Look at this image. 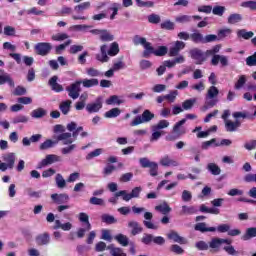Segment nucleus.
<instances>
[{"label": "nucleus", "instance_id": "obj_36", "mask_svg": "<svg viewBox=\"0 0 256 256\" xmlns=\"http://www.w3.org/2000/svg\"><path fill=\"white\" fill-rule=\"evenodd\" d=\"M79 221L81 223H84V227H88V229H91V222H89V215L85 212H81L79 214Z\"/></svg>", "mask_w": 256, "mask_h": 256}, {"label": "nucleus", "instance_id": "obj_10", "mask_svg": "<svg viewBox=\"0 0 256 256\" xmlns=\"http://www.w3.org/2000/svg\"><path fill=\"white\" fill-rule=\"evenodd\" d=\"M71 99H79L81 93V81H76L66 88Z\"/></svg>", "mask_w": 256, "mask_h": 256}, {"label": "nucleus", "instance_id": "obj_54", "mask_svg": "<svg viewBox=\"0 0 256 256\" xmlns=\"http://www.w3.org/2000/svg\"><path fill=\"white\" fill-rule=\"evenodd\" d=\"M148 21H149V23L157 25V24L161 23V16H159L157 14H151L148 16Z\"/></svg>", "mask_w": 256, "mask_h": 256}, {"label": "nucleus", "instance_id": "obj_28", "mask_svg": "<svg viewBox=\"0 0 256 256\" xmlns=\"http://www.w3.org/2000/svg\"><path fill=\"white\" fill-rule=\"evenodd\" d=\"M83 87L90 88V87H97L99 85V79L92 78V79H84L81 81Z\"/></svg>", "mask_w": 256, "mask_h": 256}, {"label": "nucleus", "instance_id": "obj_5", "mask_svg": "<svg viewBox=\"0 0 256 256\" xmlns=\"http://www.w3.org/2000/svg\"><path fill=\"white\" fill-rule=\"evenodd\" d=\"M141 191H143L141 187H135L130 194L127 193V190H121L116 192V197H122L123 201H131V199L139 197Z\"/></svg>", "mask_w": 256, "mask_h": 256}, {"label": "nucleus", "instance_id": "obj_22", "mask_svg": "<svg viewBox=\"0 0 256 256\" xmlns=\"http://www.w3.org/2000/svg\"><path fill=\"white\" fill-rule=\"evenodd\" d=\"M241 127V122L239 120H236L235 122L231 120H226L225 122V128L226 131L233 133V131H237Z\"/></svg>", "mask_w": 256, "mask_h": 256}, {"label": "nucleus", "instance_id": "obj_16", "mask_svg": "<svg viewBox=\"0 0 256 256\" xmlns=\"http://www.w3.org/2000/svg\"><path fill=\"white\" fill-rule=\"evenodd\" d=\"M194 229L195 231H200V233H215V231H217V228L215 227H207V224L205 222L197 223Z\"/></svg>", "mask_w": 256, "mask_h": 256}, {"label": "nucleus", "instance_id": "obj_15", "mask_svg": "<svg viewBox=\"0 0 256 256\" xmlns=\"http://www.w3.org/2000/svg\"><path fill=\"white\" fill-rule=\"evenodd\" d=\"M103 107V102H101V98H97L95 103L87 104L86 111L88 113H97Z\"/></svg>", "mask_w": 256, "mask_h": 256}, {"label": "nucleus", "instance_id": "obj_48", "mask_svg": "<svg viewBox=\"0 0 256 256\" xmlns=\"http://www.w3.org/2000/svg\"><path fill=\"white\" fill-rule=\"evenodd\" d=\"M247 83V76L241 75L238 81L235 83L234 88L239 90Z\"/></svg>", "mask_w": 256, "mask_h": 256}, {"label": "nucleus", "instance_id": "obj_55", "mask_svg": "<svg viewBox=\"0 0 256 256\" xmlns=\"http://www.w3.org/2000/svg\"><path fill=\"white\" fill-rule=\"evenodd\" d=\"M196 101H197L196 99H188V100L184 101L182 103L183 109H185V110L192 109L193 105H195Z\"/></svg>", "mask_w": 256, "mask_h": 256}, {"label": "nucleus", "instance_id": "obj_18", "mask_svg": "<svg viewBox=\"0 0 256 256\" xmlns=\"http://www.w3.org/2000/svg\"><path fill=\"white\" fill-rule=\"evenodd\" d=\"M187 123V119H182L179 122H177L173 127V132L176 134L177 137H181V135H185L186 131L184 128L181 129L182 125H185Z\"/></svg>", "mask_w": 256, "mask_h": 256}, {"label": "nucleus", "instance_id": "obj_8", "mask_svg": "<svg viewBox=\"0 0 256 256\" xmlns=\"http://www.w3.org/2000/svg\"><path fill=\"white\" fill-rule=\"evenodd\" d=\"M167 51V46H160L156 50L155 48H153V46H151L150 50H144L143 57H145L146 59L151 57V55H155L156 57H165Z\"/></svg>", "mask_w": 256, "mask_h": 256}, {"label": "nucleus", "instance_id": "obj_6", "mask_svg": "<svg viewBox=\"0 0 256 256\" xmlns=\"http://www.w3.org/2000/svg\"><path fill=\"white\" fill-rule=\"evenodd\" d=\"M51 49H53V45L49 42H39L34 46L36 55H40L41 57L49 55V53H51Z\"/></svg>", "mask_w": 256, "mask_h": 256}, {"label": "nucleus", "instance_id": "obj_44", "mask_svg": "<svg viewBox=\"0 0 256 256\" xmlns=\"http://www.w3.org/2000/svg\"><path fill=\"white\" fill-rule=\"evenodd\" d=\"M190 39L194 42V43H203L204 41V37L203 34L199 33V32H194L190 35Z\"/></svg>", "mask_w": 256, "mask_h": 256}, {"label": "nucleus", "instance_id": "obj_19", "mask_svg": "<svg viewBox=\"0 0 256 256\" xmlns=\"http://www.w3.org/2000/svg\"><path fill=\"white\" fill-rule=\"evenodd\" d=\"M58 141H62L63 145H71L73 143V134L71 132H63L57 137Z\"/></svg>", "mask_w": 256, "mask_h": 256}, {"label": "nucleus", "instance_id": "obj_53", "mask_svg": "<svg viewBox=\"0 0 256 256\" xmlns=\"http://www.w3.org/2000/svg\"><path fill=\"white\" fill-rule=\"evenodd\" d=\"M89 203L91 205H100V206H105V200L103 198H97V197H91L89 200Z\"/></svg>", "mask_w": 256, "mask_h": 256}, {"label": "nucleus", "instance_id": "obj_11", "mask_svg": "<svg viewBox=\"0 0 256 256\" xmlns=\"http://www.w3.org/2000/svg\"><path fill=\"white\" fill-rule=\"evenodd\" d=\"M56 161H59V157H57V155L54 154H49L45 157V159L38 163L37 169H43V167L53 165V163H56Z\"/></svg>", "mask_w": 256, "mask_h": 256}, {"label": "nucleus", "instance_id": "obj_60", "mask_svg": "<svg viewBox=\"0 0 256 256\" xmlns=\"http://www.w3.org/2000/svg\"><path fill=\"white\" fill-rule=\"evenodd\" d=\"M228 35H231V29L225 28L218 31V40L225 39Z\"/></svg>", "mask_w": 256, "mask_h": 256}, {"label": "nucleus", "instance_id": "obj_1", "mask_svg": "<svg viewBox=\"0 0 256 256\" xmlns=\"http://www.w3.org/2000/svg\"><path fill=\"white\" fill-rule=\"evenodd\" d=\"M100 51H101V54L96 55L97 61H100V63H107V61H109L108 55H110V57H115V55L119 53V44L117 42H113L110 45V49L108 50V52H107V45L104 44L100 47Z\"/></svg>", "mask_w": 256, "mask_h": 256}, {"label": "nucleus", "instance_id": "obj_31", "mask_svg": "<svg viewBox=\"0 0 256 256\" xmlns=\"http://www.w3.org/2000/svg\"><path fill=\"white\" fill-rule=\"evenodd\" d=\"M45 115H47V110L43 108H38L31 112V117L34 119H41L42 117H45Z\"/></svg>", "mask_w": 256, "mask_h": 256}, {"label": "nucleus", "instance_id": "obj_4", "mask_svg": "<svg viewBox=\"0 0 256 256\" xmlns=\"http://www.w3.org/2000/svg\"><path fill=\"white\" fill-rule=\"evenodd\" d=\"M155 118V114L151 113L149 110H145L142 115L136 116L133 121L130 123L131 127H137L142 123H149L152 119Z\"/></svg>", "mask_w": 256, "mask_h": 256}, {"label": "nucleus", "instance_id": "obj_30", "mask_svg": "<svg viewBox=\"0 0 256 256\" xmlns=\"http://www.w3.org/2000/svg\"><path fill=\"white\" fill-rule=\"evenodd\" d=\"M5 83H8L10 87L15 86V82H13V79H11V76L8 74H0V85H5Z\"/></svg>", "mask_w": 256, "mask_h": 256}, {"label": "nucleus", "instance_id": "obj_26", "mask_svg": "<svg viewBox=\"0 0 256 256\" xmlns=\"http://www.w3.org/2000/svg\"><path fill=\"white\" fill-rule=\"evenodd\" d=\"M57 79H59V77L57 76H53L52 78H50L49 85L50 87H52V91H56V93H61V91H63V86L57 83Z\"/></svg>", "mask_w": 256, "mask_h": 256}, {"label": "nucleus", "instance_id": "obj_43", "mask_svg": "<svg viewBox=\"0 0 256 256\" xmlns=\"http://www.w3.org/2000/svg\"><path fill=\"white\" fill-rule=\"evenodd\" d=\"M121 103H123V101L120 100L117 95L110 96V98L106 100V105H121Z\"/></svg>", "mask_w": 256, "mask_h": 256}, {"label": "nucleus", "instance_id": "obj_50", "mask_svg": "<svg viewBox=\"0 0 256 256\" xmlns=\"http://www.w3.org/2000/svg\"><path fill=\"white\" fill-rule=\"evenodd\" d=\"M161 29H166L167 31H173L175 29V23L167 20L160 24Z\"/></svg>", "mask_w": 256, "mask_h": 256}, {"label": "nucleus", "instance_id": "obj_57", "mask_svg": "<svg viewBox=\"0 0 256 256\" xmlns=\"http://www.w3.org/2000/svg\"><path fill=\"white\" fill-rule=\"evenodd\" d=\"M65 39H69V35H67V33L52 35V41H65Z\"/></svg>", "mask_w": 256, "mask_h": 256}, {"label": "nucleus", "instance_id": "obj_40", "mask_svg": "<svg viewBox=\"0 0 256 256\" xmlns=\"http://www.w3.org/2000/svg\"><path fill=\"white\" fill-rule=\"evenodd\" d=\"M242 20H243V16H241V14H231L228 17L229 25H235V23H239Z\"/></svg>", "mask_w": 256, "mask_h": 256}, {"label": "nucleus", "instance_id": "obj_41", "mask_svg": "<svg viewBox=\"0 0 256 256\" xmlns=\"http://www.w3.org/2000/svg\"><path fill=\"white\" fill-rule=\"evenodd\" d=\"M100 39L103 42H109V41H113V39H115V36H113V34H111L109 31L103 30L102 34L100 35Z\"/></svg>", "mask_w": 256, "mask_h": 256}, {"label": "nucleus", "instance_id": "obj_29", "mask_svg": "<svg viewBox=\"0 0 256 256\" xmlns=\"http://www.w3.org/2000/svg\"><path fill=\"white\" fill-rule=\"evenodd\" d=\"M197 213V208L195 206H182V210L180 211V215H195Z\"/></svg>", "mask_w": 256, "mask_h": 256}, {"label": "nucleus", "instance_id": "obj_23", "mask_svg": "<svg viewBox=\"0 0 256 256\" xmlns=\"http://www.w3.org/2000/svg\"><path fill=\"white\" fill-rule=\"evenodd\" d=\"M51 241V236L49 233L45 232L43 234H40L36 237V243L37 245H49Z\"/></svg>", "mask_w": 256, "mask_h": 256}, {"label": "nucleus", "instance_id": "obj_21", "mask_svg": "<svg viewBox=\"0 0 256 256\" xmlns=\"http://www.w3.org/2000/svg\"><path fill=\"white\" fill-rule=\"evenodd\" d=\"M128 227L132 229L131 235L133 237H135V235H139V233H143V227H141V225H139V222L137 221H130L128 223Z\"/></svg>", "mask_w": 256, "mask_h": 256}, {"label": "nucleus", "instance_id": "obj_27", "mask_svg": "<svg viewBox=\"0 0 256 256\" xmlns=\"http://www.w3.org/2000/svg\"><path fill=\"white\" fill-rule=\"evenodd\" d=\"M155 211L162 213V215H168V213H171V207H169L167 202H164L158 206H155Z\"/></svg>", "mask_w": 256, "mask_h": 256}, {"label": "nucleus", "instance_id": "obj_59", "mask_svg": "<svg viewBox=\"0 0 256 256\" xmlns=\"http://www.w3.org/2000/svg\"><path fill=\"white\" fill-rule=\"evenodd\" d=\"M246 65H248V67L256 66V52L253 55L246 58Z\"/></svg>", "mask_w": 256, "mask_h": 256}, {"label": "nucleus", "instance_id": "obj_62", "mask_svg": "<svg viewBox=\"0 0 256 256\" xmlns=\"http://www.w3.org/2000/svg\"><path fill=\"white\" fill-rule=\"evenodd\" d=\"M26 93L27 89H25V87L17 86L13 92V95H15L16 97H20L21 95H25Z\"/></svg>", "mask_w": 256, "mask_h": 256}, {"label": "nucleus", "instance_id": "obj_47", "mask_svg": "<svg viewBox=\"0 0 256 256\" xmlns=\"http://www.w3.org/2000/svg\"><path fill=\"white\" fill-rule=\"evenodd\" d=\"M226 8L225 6H214L212 8L213 15H218V17H223V14L225 13Z\"/></svg>", "mask_w": 256, "mask_h": 256}, {"label": "nucleus", "instance_id": "obj_56", "mask_svg": "<svg viewBox=\"0 0 256 256\" xmlns=\"http://www.w3.org/2000/svg\"><path fill=\"white\" fill-rule=\"evenodd\" d=\"M196 249H199V251H207L209 249V242L207 244V242L205 241H198L195 244Z\"/></svg>", "mask_w": 256, "mask_h": 256}, {"label": "nucleus", "instance_id": "obj_13", "mask_svg": "<svg viewBox=\"0 0 256 256\" xmlns=\"http://www.w3.org/2000/svg\"><path fill=\"white\" fill-rule=\"evenodd\" d=\"M134 45H143L145 51H151V42H147L146 38L135 35L133 38Z\"/></svg>", "mask_w": 256, "mask_h": 256}, {"label": "nucleus", "instance_id": "obj_45", "mask_svg": "<svg viewBox=\"0 0 256 256\" xmlns=\"http://www.w3.org/2000/svg\"><path fill=\"white\" fill-rule=\"evenodd\" d=\"M223 249L225 250V252L228 255H232V256L239 255V251H237L235 249V247L233 245H231V244H226V246H224Z\"/></svg>", "mask_w": 256, "mask_h": 256}, {"label": "nucleus", "instance_id": "obj_61", "mask_svg": "<svg viewBox=\"0 0 256 256\" xmlns=\"http://www.w3.org/2000/svg\"><path fill=\"white\" fill-rule=\"evenodd\" d=\"M131 179H133V173L128 172V173L123 174L119 178V181H120V183H128V181H131Z\"/></svg>", "mask_w": 256, "mask_h": 256}, {"label": "nucleus", "instance_id": "obj_39", "mask_svg": "<svg viewBox=\"0 0 256 256\" xmlns=\"http://www.w3.org/2000/svg\"><path fill=\"white\" fill-rule=\"evenodd\" d=\"M219 95V89L215 86H211L206 94V99H215Z\"/></svg>", "mask_w": 256, "mask_h": 256}, {"label": "nucleus", "instance_id": "obj_46", "mask_svg": "<svg viewBox=\"0 0 256 256\" xmlns=\"http://www.w3.org/2000/svg\"><path fill=\"white\" fill-rule=\"evenodd\" d=\"M101 219L103 223H107V225H113V223H117V219H115V217L108 214L102 215Z\"/></svg>", "mask_w": 256, "mask_h": 256}, {"label": "nucleus", "instance_id": "obj_34", "mask_svg": "<svg viewBox=\"0 0 256 256\" xmlns=\"http://www.w3.org/2000/svg\"><path fill=\"white\" fill-rule=\"evenodd\" d=\"M117 242L122 245V247H127L131 242H129V237L123 234H118L115 236Z\"/></svg>", "mask_w": 256, "mask_h": 256}, {"label": "nucleus", "instance_id": "obj_51", "mask_svg": "<svg viewBox=\"0 0 256 256\" xmlns=\"http://www.w3.org/2000/svg\"><path fill=\"white\" fill-rule=\"evenodd\" d=\"M148 169H150L149 173L152 177H157L159 174V165L157 162H154Z\"/></svg>", "mask_w": 256, "mask_h": 256}, {"label": "nucleus", "instance_id": "obj_52", "mask_svg": "<svg viewBox=\"0 0 256 256\" xmlns=\"http://www.w3.org/2000/svg\"><path fill=\"white\" fill-rule=\"evenodd\" d=\"M177 95H179V92L177 90L171 91L169 94L164 95L165 99L169 101V103H174L175 99H177Z\"/></svg>", "mask_w": 256, "mask_h": 256}, {"label": "nucleus", "instance_id": "obj_64", "mask_svg": "<svg viewBox=\"0 0 256 256\" xmlns=\"http://www.w3.org/2000/svg\"><path fill=\"white\" fill-rule=\"evenodd\" d=\"M241 7H245L248 9H251L252 11H255L256 9V2L255 1H246L241 3Z\"/></svg>", "mask_w": 256, "mask_h": 256}, {"label": "nucleus", "instance_id": "obj_63", "mask_svg": "<svg viewBox=\"0 0 256 256\" xmlns=\"http://www.w3.org/2000/svg\"><path fill=\"white\" fill-rule=\"evenodd\" d=\"M139 161H140V165H141V167H143V169L150 168L151 165H152L153 163H155V162L150 161V160L147 159V158H140Z\"/></svg>", "mask_w": 256, "mask_h": 256}, {"label": "nucleus", "instance_id": "obj_25", "mask_svg": "<svg viewBox=\"0 0 256 256\" xmlns=\"http://www.w3.org/2000/svg\"><path fill=\"white\" fill-rule=\"evenodd\" d=\"M160 165H162L163 167H178L179 162H177L176 160L171 159V157H169V156H164L160 160Z\"/></svg>", "mask_w": 256, "mask_h": 256}, {"label": "nucleus", "instance_id": "obj_37", "mask_svg": "<svg viewBox=\"0 0 256 256\" xmlns=\"http://www.w3.org/2000/svg\"><path fill=\"white\" fill-rule=\"evenodd\" d=\"M55 181L58 189H65V187H67V182L63 178V175L57 174Z\"/></svg>", "mask_w": 256, "mask_h": 256}, {"label": "nucleus", "instance_id": "obj_17", "mask_svg": "<svg viewBox=\"0 0 256 256\" xmlns=\"http://www.w3.org/2000/svg\"><path fill=\"white\" fill-rule=\"evenodd\" d=\"M51 199L54 201V203H57V205H63L64 203L69 202V195H67V194H52Z\"/></svg>", "mask_w": 256, "mask_h": 256}, {"label": "nucleus", "instance_id": "obj_2", "mask_svg": "<svg viewBox=\"0 0 256 256\" xmlns=\"http://www.w3.org/2000/svg\"><path fill=\"white\" fill-rule=\"evenodd\" d=\"M233 243V240L231 239H223L219 237H213L209 241V249L211 253H219L221 251V246L222 245H231Z\"/></svg>", "mask_w": 256, "mask_h": 256}, {"label": "nucleus", "instance_id": "obj_20", "mask_svg": "<svg viewBox=\"0 0 256 256\" xmlns=\"http://www.w3.org/2000/svg\"><path fill=\"white\" fill-rule=\"evenodd\" d=\"M144 219L145 220L143 221V225L145 226L146 229H157V225L151 222V219H153V213L146 212L144 214Z\"/></svg>", "mask_w": 256, "mask_h": 256}, {"label": "nucleus", "instance_id": "obj_24", "mask_svg": "<svg viewBox=\"0 0 256 256\" xmlns=\"http://www.w3.org/2000/svg\"><path fill=\"white\" fill-rule=\"evenodd\" d=\"M177 63H185V57L183 55H180L176 57L174 60H166L163 62V65L168 69H171L172 67H175Z\"/></svg>", "mask_w": 256, "mask_h": 256}, {"label": "nucleus", "instance_id": "obj_42", "mask_svg": "<svg viewBox=\"0 0 256 256\" xmlns=\"http://www.w3.org/2000/svg\"><path fill=\"white\" fill-rule=\"evenodd\" d=\"M255 35L253 31L247 32L245 29L238 30L237 36L242 37V39H251Z\"/></svg>", "mask_w": 256, "mask_h": 256}, {"label": "nucleus", "instance_id": "obj_38", "mask_svg": "<svg viewBox=\"0 0 256 256\" xmlns=\"http://www.w3.org/2000/svg\"><path fill=\"white\" fill-rule=\"evenodd\" d=\"M207 169L212 173V175H221V168H219L215 163H209L207 165Z\"/></svg>", "mask_w": 256, "mask_h": 256}, {"label": "nucleus", "instance_id": "obj_32", "mask_svg": "<svg viewBox=\"0 0 256 256\" xmlns=\"http://www.w3.org/2000/svg\"><path fill=\"white\" fill-rule=\"evenodd\" d=\"M256 237V227H251L246 230L245 235L242 236L243 241H249V239H253Z\"/></svg>", "mask_w": 256, "mask_h": 256}, {"label": "nucleus", "instance_id": "obj_14", "mask_svg": "<svg viewBox=\"0 0 256 256\" xmlns=\"http://www.w3.org/2000/svg\"><path fill=\"white\" fill-rule=\"evenodd\" d=\"M168 239L171 241H174V243H180V245H187V240L181 236L175 231H170L167 234Z\"/></svg>", "mask_w": 256, "mask_h": 256}, {"label": "nucleus", "instance_id": "obj_33", "mask_svg": "<svg viewBox=\"0 0 256 256\" xmlns=\"http://www.w3.org/2000/svg\"><path fill=\"white\" fill-rule=\"evenodd\" d=\"M71 103V100H66L60 104L59 109L62 111L63 115H67V113L71 111Z\"/></svg>", "mask_w": 256, "mask_h": 256}, {"label": "nucleus", "instance_id": "obj_9", "mask_svg": "<svg viewBox=\"0 0 256 256\" xmlns=\"http://www.w3.org/2000/svg\"><path fill=\"white\" fill-rule=\"evenodd\" d=\"M207 52L204 53L201 49L194 48L190 50V56L196 61V65H202L204 61H207Z\"/></svg>", "mask_w": 256, "mask_h": 256}, {"label": "nucleus", "instance_id": "obj_35", "mask_svg": "<svg viewBox=\"0 0 256 256\" xmlns=\"http://www.w3.org/2000/svg\"><path fill=\"white\" fill-rule=\"evenodd\" d=\"M119 115H121V109L112 108L104 114V117H106L107 119H113L114 117H119Z\"/></svg>", "mask_w": 256, "mask_h": 256}, {"label": "nucleus", "instance_id": "obj_3", "mask_svg": "<svg viewBox=\"0 0 256 256\" xmlns=\"http://www.w3.org/2000/svg\"><path fill=\"white\" fill-rule=\"evenodd\" d=\"M4 162L0 160V171H6L8 169H13L15 167V153H7L2 156Z\"/></svg>", "mask_w": 256, "mask_h": 256}, {"label": "nucleus", "instance_id": "obj_49", "mask_svg": "<svg viewBox=\"0 0 256 256\" xmlns=\"http://www.w3.org/2000/svg\"><path fill=\"white\" fill-rule=\"evenodd\" d=\"M72 41L71 40H67L64 44H60L58 46H56V55H61L62 51H65L66 47H69V45H71Z\"/></svg>", "mask_w": 256, "mask_h": 256}, {"label": "nucleus", "instance_id": "obj_7", "mask_svg": "<svg viewBox=\"0 0 256 256\" xmlns=\"http://www.w3.org/2000/svg\"><path fill=\"white\" fill-rule=\"evenodd\" d=\"M66 129H68L70 132H73L72 137L74 139H77V137L79 136V133H80V137H89V133L83 131V126H79L77 128V123L75 122H70L69 124H67Z\"/></svg>", "mask_w": 256, "mask_h": 256}, {"label": "nucleus", "instance_id": "obj_12", "mask_svg": "<svg viewBox=\"0 0 256 256\" xmlns=\"http://www.w3.org/2000/svg\"><path fill=\"white\" fill-rule=\"evenodd\" d=\"M185 49V42L176 41L172 47L169 48V57H177L181 50Z\"/></svg>", "mask_w": 256, "mask_h": 256}, {"label": "nucleus", "instance_id": "obj_58", "mask_svg": "<svg viewBox=\"0 0 256 256\" xmlns=\"http://www.w3.org/2000/svg\"><path fill=\"white\" fill-rule=\"evenodd\" d=\"M191 19H192V17L189 15H182V16H177L175 18V21L177 23H189V22H191Z\"/></svg>", "mask_w": 256, "mask_h": 256}]
</instances>
